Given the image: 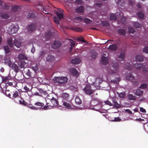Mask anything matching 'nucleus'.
Returning a JSON list of instances; mask_svg holds the SVG:
<instances>
[{
    "label": "nucleus",
    "mask_w": 148,
    "mask_h": 148,
    "mask_svg": "<svg viewBox=\"0 0 148 148\" xmlns=\"http://www.w3.org/2000/svg\"><path fill=\"white\" fill-rule=\"evenodd\" d=\"M126 68L129 70H132L133 69V67L132 65L129 63H127L125 65Z\"/></svg>",
    "instance_id": "nucleus-31"
},
{
    "label": "nucleus",
    "mask_w": 148,
    "mask_h": 148,
    "mask_svg": "<svg viewBox=\"0 0 148 148\" xmlns=\"http://www.w3.org/2000/svg\"><path fill=\"white\" fill-rule=\"evenodd\" d=\"M135 68L138 69H142V70L144 73L148 72V67H146V66L143 64L136 63L134 65Z\"/></svg>",
    "instance_id": "nucleus-4"
},
{
    "label": "nucleus",
    "mask_w": 148,
    "mask_h": 148,
    "mask_svg": "<svg viewBox=\"0 0 148 148\" xmlns=\"http://www.w3.org/2000/svg\"><path fill=\"white\" fill-rule=\"evenodd\" d=\"M70 73L73 75H78V72L76 69L74 68H71L70 69Z\"/></svg>",
    "instance_id": "nucleus-20"
},
{
    "label": "nucleus",
    "mask_w": 148,
    "mask_h": 148,
    "mask_svg": "<svg viewBox=\"0 0 148 148\" xmlns=\"http://www.w3.org/2000/svg\"><path fill=\"white\" fill-rule=\"evenodd\" d=\"M84 8L83 6H80L77 7L75 9L76 12L77 13H83L84 12Z\"/></svg>",
    "instance_id": "nucleus-11"
},
{
    "label": "nucleus",
    "mask_w": 148,
    "mask_h": 148,
    "mask_svg": "<svg viewBox=\"0 0 148 148\" xmlns=\"http://www.w3.org/2000/svg\"><path fill=\"white\" fill-rule=\"evenodd\" d=\"M73 30L75 32H81L82 31V29L78 27H75L73 28Z\"/></svg>",
    "instance_id": "nucleus-49"
},
{
    "label": "nucleus",
    "mask_w": 148,
    "mask_h": 148,
    "mask_svg": "<svg viewBox=\"0 0 148 148\" xmlns=\"http://www.w3.org/2000/svg\"><path fill=\"white\" fill-rule=\"evenodd\" d=\"M31 72L30 71L29 69H28V71L26 73V74L29 76V77H32L31 75Z\"/></svg>",
    "instance_id": "nucleus-60"
},
{
    "label": "nucleus",
    "mask_w": 148,
    "mask_h": 148,
    "mask_svg": "<svg viewBox=\"0 0 148 148\" xmlns=\"http://www.w3.org/2000/svg\"><path fill=\"white\" fill-rule=\"evenodd\" d=\"M108 59L107 57L102 56L101 58V63L103 64H106L108 63Z\"/></svg>",
    "instance_id": "nucleus-17"
},
{
    "label": "nucleus",
    "mask_w": 148,
    "mask_h": 148,
    "mask_svg": "<svg viewBox=\"0 0 148 148\" xmlns=\"http://www.w3.org/2000/svg\"><path fill=\"white\" fill-rule=\"evenodd\" d=\"M128 97L129 100H135L136 99V97L132 94H129L128 95Z\"/></svg>",
    "instance_id": "nucleus-28"
},
{
    "label": "nucleus",
    "mask_w": 148,
    "mask_h": 148,
    "mask_svg": "<svg viewBox=\"0 0 148 148\" xmlns=\"http://www.w3.org/2000/svg\"><path fill=\"white\" fill-rule=\"evenodd\" d=\"M120 79L119 77L115 78V79L111 80V82L117 84L119 82Z\"/></svg>",
    "instance_id": "nucleus-50"
},
{
    "label": "nucleus",
    "mask_w": 148,
    "mask_h": 148,
    "mask_svg": "<svg viewBox=\"0 0 148 148\" xmlns=\"http://www.w3.org/2000/svg\"><path fill=\"white\" fill-rule=\"evenodd\" d=\"M121 21L123 24H125L126 23V18L124 17H122L121 18Z\"/></svg>",
    "instance_id": "nucleus-57"
},
{
    "label": "nucleus",
    "mask_w": 148,
    "mask_h": 148,
    "mask_svg": "<svg viewBox=\"0 0 148 148\" xmlns=\"http://www.w3.org/2000/svg\"><path fill=\"white\" fill-rule=\"evenodd\" d=\"M68 40H69L71 43L70 45L71 46V49H72L73 47L75 46V44L74 42L71 39H68Z\"/></svg>",
    "instance_id": "nucleus-46"
},
{
    "label": "nucleus",
    "mask_w": 148,
    "mask_h": 148,
    "mask_svg": "<svg viewBox=\"0 0 148 148\" xmlns=\"http://www.w3.org/2000/svg\"><path fill=\"white\" fill-rule=\"evenodd\" d=\"M75 2L78 5H81L82 3V0H76Z\"/></svg>",
    "instance_id": "nucleus-59"
},
{
    "label": "nucleus",
    "mask_w": 148,
    "mask_h": 148,
    "mask_svg": "<svg viewBox=\"0 0 148 148\" xmlns=\"http://www.w3.org/2000/svg\"><path fill=\"white\" fill-rule=\"evenodd\" d=\"M81 62V60L79 58H75L72 59L71 60V62L72 64H77Z\"/></svg>",
    "instance_id": "nucleus-13"
},
{
    "label": "nucleus",
    "mask_w": 148,
    "mask_h": 148,
    "mask_svg": "<svg viewBox=\"0 0 148 148\" xmlns=\"http://www.w3.org/2000/svg\"><path fill=\"white\" fill-rule=\"evenodd\" d=\"M112 67L113 69L112 70L110 69L108 71V72L112 75L117 74L119 68V64L118 63H113Z\"/></svg>",
    "instance_id": "nucleus-3"
},
{
    "label": "nucleus",
    "mask_w": 148,
    "mask_h": 148,
    "mask_svg": "<svg viewBox=\"0 0 148 148\" xmlns=\"http://www.w3.org/2000/svg\"><path fill=\"white\" fill-rule=\"evenodd\" d=\"M38 91L41 94H43V95H47L48 94V93L46 91L44 90L41 88H38Z\"/></svg>",
    "instance_id": "nucleus-36"
},
{
    "label": "nucleus",
    "mask_w": 148,
    "mask_h": 148,
    "mask_svg": "<svg viewBox=\"0 0 148 148\" xmlns=\"http://www.w3.org/2000/svg\"><path fill=\"white\" fill-rule=\"evenodd\" d=\"M143 51L146 53H148V47H145L143 49Z\"/></svg>",
    "instance_id": "nucleus-61"
},
{
    "label": "nucleus",
    "mask_w": 148,
    "mask_h": 148,
    "mask_svg": "<svg viewBox=\"0 0 148 148\" xmlns=\"http://www.w3.org/2000/svg\"><path fill=\"white\" fill-rule=\"evenodd\" d=\"M138 17L140 18H143L144 16V14L141 12H139L138 13Z\"/></svg>",
    "instance_id": "nucleus-44"
},
{
    "label": "nucleus",
    "mask_w": 148,
    "mask_h": 148,
    "mask_svg": "<svg viewBox=\"0 0 148 148\" xmlns=\"http://www.w3.org/2000/svg\"><path fill=\"white\" fill-rule=\"evenodd\" d=\"M84 22L86 24H88L92 22V21L87 18H84L83 19Z\"/></svg>",
    "instance_id": "nucleus-40"
},
{
    "label": "nucleus",
    "mask_w": 148,
    "mask_h": 148,
    "mask_svg": "<svg viewBox=\"0 0 148 148\" xmlns=\"http://www.w3.org/2000/svg\"><path fill=\"white\" fill-rule=\"evenodd\" d=\"M19 103L20 104L23 105L24 106L26 105L27 103L23 99H22L21 100H19Z\"/></svg>",
    "instance_id": "nucleus-53"
},
{
    "label": "nucleus",
    "mask_w": 148,
    "mask_h": 148,
    "mask_svg": "<svg viewBox=\"0 0 148 148\" xmlns=\"http://www.w3.org/2000/svg\"><path fill=\"white\" fill-rule=\"evenodd\" d=\"M119 33L123 36H125L126 34V32L125 30L123 29H119L118 30Z\"/></svg>",
    "instance_id": "nucleus-25"
},
{
    "label": "nucleus",
    "mask_w": 148,
    "mask_h": 148,
    "mask_svg": "<svg viewBox=\"0 0 148 148\" xmlns=\"http://www.w3.org/2000/svg\"><path fill=\"white\" fill-rule=\"evenodd\" d=\"M8 45L11 47H12L13 46L12 39L11 38L8 39Z\"/></svg>",
    "instance_id": "nucleus-39"
},
{
    "label": "nucleus",
    "mask_w": 148,
    "mask_h": 148,
    "mask_svg": "<svg viewBox=\"0 0 148 148\" xmlns=\"http://www.w3.org/2000/svg\"><path fill=\"white\" fill-rule=\"evenodd\" d=\"M118 94L119 95V97L121 98H124L126 96L125 93V92H121L120 93H118Z\"/></svg>",
    "instance_id": "nucleus-33"
},
{
    "label": "nucleus",
    "mask_w": 148,
    "mask_h": 148,
    "mask_svg": "<svg viewBox=\"0 0 148 148\" xmlns=\"http://www.w3.org/2000/svg\"><path fill=\"white\" fill-rule=\"evenodd\" d=\"M13 44L16 47L19 48L21 46V43L19 39L16 38L14 41Z\"/></svg>",
    "instance_id": "nucleus-12"
},
{
    "label": "nucleus",
    "mask_w": 148,
    "mask_h": 148,
    "mask_svg": "<svg viewBox=\"0 0 148 148\" xmlns=\"http://www.w3.org/2000/svg\"><path fill=\"white\" fill-rule=\"evenodd\" d=\"M28 18H34L35 17V15L34 13L29 14L28 15Z\"/></svg>",
    "instance_id": "nucleus-52"
},
{
    "label": "nucleus",
    "mask_w": 148,
    "mask_h": 148,
    "mask_svg": "<svg viewBox=\"0 0 148 148\" xmlns=\"http://www.w3.org/2000/svg\"><path fill=\"white\" fill-rule=\"evenodd\" d=\"M36 27V24L33 23L28 25L27 27V30L29 32L31 33L35 29Z\"/></svg>",
    "instance_id": "nucleus-8"
},
{
    "label": "nucleus",
    "mask_w": 148,
    "mask_h": 148,
    "mask_svg": "<svg viewBox=\"0 0 148 148\" xmlns=\"http://www.w3.org/2000/svg\"><path fill=\"white\" fill-rule=\"evenodd\" d=\"M11 95L10 98L14 99L18 96V92L16 90H14L11 92Z\"/></svg>",
    "instance_id": "nucleus-10"
},
{
    "label": "nucleus",
    "mask_w": 148,
    "mask_h": 148,
    "mask_svg": "<svg viewBox=\"0 0 148 148\" xmlns=\"http://www.w3.org/2000/svg\"><path fill=\"white\" fill-rule=\"evenodd\" d=\"M61 45V43L60 42L58 41H55L51 45V47L52 48L55 49L60 47Z\"/></svg>",
    "instance_id": "nucleus-9"
},
{
    "label": "nucleus",
    "mask_w": 148,
    "mask_h": 148,
    "mask_svg": "<svg viewBox=\"0 0 148 148\" xmlns=\"http://www.w3.org/2000/svg\"><path fill=\"white\" fill-rule=\"evenodd\" d=\"M49 95H48L47 98L50 100V102L49 103V106L56 107L59 106L58 102L57 99H55L53 97L49 98Z\"/></svg>",
    "instance_id": "nucleus-6"
},
{
    "label": "nucleus",
    "mask_w": 148,
    "mask_h": 148,
    "mask_svg": "<svg viewBox=\"0 0 148 148\" xmlns=\"http://www.w3.org/2000/svg\"><path fill=\"white\" fill-rule=\"evenodd\" d=\"M147 84L146 83H143L140 86V88L142 89L146 88L147 86Z\"/></svg>",
    "instance_id": "nucleus-55"
},
{
    "label": "nucleus",
    "mask_w": 148,
    "mask_h": 148,
    "mask_svg": "<svg viewBox=\"0 0 148 148\" xmlns=\"http://www.w3.org/2000/svg\"><path fill=\"white\" fill-rule=\"evenodd\" d=\"M63 105L67 108H71V105L69 103H68L64 101H63Z\"/></svg>",
    "instance_id": "nucleus-45"
},
{
    "label": "nucleus",
    "mask_w": 148,
    "mask_h": 148,
    "mask_svg": "<svg viewBox=\"0 0 148 148\" xmlns=\"http://www.w3.org/2000/svg\"><path fill=\"white\" fill-rule=\"evenodd\" d=\"M110 20L112 21L113 20H116L117 19V17L114 14H112L110 15Z\"/></svg>",
    "instance_id": "nucleus-37"
},
{
    "label": "nucleus",
    "mask_w": 148,
    "mask_h": 148,
    "mask_svg": "<svg viewBox=\"0 0 148 148\" xmlns=\"http://www.w3.org/2000/svg\"><path fill=\"white\" fill-rule=\"evenodd\" d=\"M135 59L137 61L142 62L143 61V57L142 56L138 55L136 56Z\"/></svg>",
    "instance_id": "nucleus-22"
},
{
    "label": "nucleus",
    "mask_w": 148,
    "mask_h": 148,
    "mask_svg": "<svg viewBox=\"0 0 148 148\" xmlns=\"http://www.w3.org/2000/svg\"><path fill=\"white\" fill-rule=\"evenodd\" d=\"M4 60L5 64L8 65L9 67H11L12 62L11 61L10 58V57L6 58Z\"/></svg>",
    "instance_id": "nucleus-19"
},
{
    "label": "nucleus",
    "mask_w": 148,
    "mask_h": 148,
    "mask_svg": "<svg viewBox=\"0 0 148 148\" xmlns=\"http://www.w3.org/2000/svg\"><path fill=\"white\" fill-rule=\"evenodd\" d=\"M11 68L16 73L18 72L19 70L18 66L15 63H13L12 64Z\"/></svg>",
    "instance_id": "nucleus-14"
},
{
    "label": "nucleus",
    "mask_w": 148,
    "mask_h": 148,
    "mask_svg": "<svg viewBox=\"0 0 148 148\" xmlns=\"http://www.w3.org/2000/svg\"><path fill=\"white\" fill-rule=\"evenodd\" d=\"M18 29V26L16 24L10 26L8 29V32L9 34L16 33Z\"/></svg>",
    "instance_id": "nucleus-2"
},
{
    "label": "nucleus",
    "mask_w": 148,
    "mask_h": 148,
    "mask_svg": "<svg viewBox=\"0 0 148 148\" xmlns=\"http://www.w3.org/2000/svg\"><path fill=\"white\" fill-rule=\"evenodd\" d=\"M83 20V18L82 16H76L73 19V21L76 23H79L80 21H82Z\"/></svg>",
    "instance_id": "nucleus-15"
},
{
    "label": "nucleus",
    "mask_w": 148,
    "mask_h": 148,
    "mask_svg": "<svg viewBox=\"0 0 148 148\" xmlns=\"http://www.w3.org/2000/svg\"><path fill=\"white\" fill-rule=\"evenodd\" d=\"M125 52L124 51L121 52L120 55L119 56L118 58L121 59L122 60H124L125 57Z\"/></svg>",
    "instance_id": "nucleus-24"
},
{
    "label": "nucleus",
    "mask_w": 148,
    "mask_h": 148,
    "mask_svg": "<svg viewBox=\"0 0 148 148\" xmlns=\"http://www.w3.org/2000/svg\"><path fill=\"white\" fill-rule=\"evenodd\" d=\"M6 86V85L5 84V86L3 88H2L1 85L0 86V87L1 89V91L3 93H5V92H9L10 91L9 90L7 89Z\"/></svg>",
    "instance_id": "nucleus-34"
},
{
    "label": "nucleus",
    "mask_w": 148,
    "mask_h": 148,
    "mask_svg": "<svg viewBox=\"0 0 148 148\" xmlns=\"http://www.w3.org/2000/svg\"><path fill=\"white\" fill-rule=\"evenodd\" d=\"M56 14L57 16L60 20L63 17V14L62 12H56Z\"/></svg>",
    "instance_id": "nucleus-35"
},
{
    "label": "nucleus",
    "mask_w": 148,
    "mask_h": 148,
    "mask_svg": "<svg viewBox=\"0 0 148 148\" xmlns=\"http://www.w3.org/2000/svg\"><path fill=\"white\" fill-rule=\"evenodd\" d=\"M143 93V92L142 90L138 89H137L135 92V94L138 96H140L142 95Z\"/></svg>",
    "instance_id": "nucleus-29"
},
{
    "label": "nucleus",
    "mask_w": 148,
    "mask_h": 148,
    "mask_svg": "<svg viewBox=\"0 0 148 148\" xmlns=\"http://www.w3.org/2000/svg\"><path fill=\"white\" fill-rule=\"evenodd\" d=\"M60 20L59 19V18L56 16H54L53 18V20L54 22L56 23L57 24H59V20Z\"/></svg>",
    "instance_id": "nucleus-51"
},
{
    "label": "nucleus",
    "mask_w": 148,
    "mask_h": 148,
    "mask_svg": "<svg viewBox=\"0 0 148 148\" xmlns=\"http://www.w3.org/2000/svg\"><path fill=\"white\" fill-rule=\"evenodd\" d=\"M117 48V46L115 45H110L108 47V49L112 50H115Z\"/></svg>",
    "instance_id": "nucleus-27"
},
{
    "label": "nucleus",
    "mask_w": 148,
    "mask_h": 148,
    "mask_svg": "<svg viewBox=\"0 0 148 148\" xmlns=\"http://www.w3.org/2000/svg\"><path fill=\"white\" fill-rule=\"evenodd\" d=\"M101 24L103 26H108L110 25L109 23L107 21H102Z\"/></svg>",
    "instance_id": "nucleus-41"
},
{
    "label": "nucleus",
    "mask_w": 148,
    "mask_h": 148,
    "mask_svg": "<svg viewBox=\"0 0 148 148\" xmlns=\"http://www.w3.org/2000/svg\"><path fill=\"white\" fill-rule=\"evenodd\" d=\"M54 57L51 55H49L46 57V61L48 62H52L54 61Z\"/></svg>",
    "instance_id": "nucleus-18"
},
{
    "label": "nucleus",
    "mask_w": 148,
    "mask_h": 148,
    "mask_svg": "<svg viewBox=\"0 0 148 148\" xmlns=\"http://www.w3.org/2000/svg\"><path fill=\"white\" fill-rule=\"evenodd\" d=\"M4 49L6 53H9L10 51L9 48L8 46L7 45L4 46Z\"/></svg>",
    "instance_id": "nucleus-43"
},
{
    "label": "nucleus",
    "mask_w": 148,
    "mask_h": 148,
    "mask_svg": "<svg viewBox=\"0 0 148 148\" xmlns=\"http://www.w3.org/2000/svg\"><path fill=\"white\" fill-rule=\"evenodd\" d=\"M55 83H57L60 84L66 83L68 79L66 77H55L53 79Z\"/></svg>",
    "instance_id": "nucleus-1"
},
{
    "label": "nucleus",
    "mask_w": 148,
    "mask_h": 148,
    "mask_svg": "<svg viewBox=\"0 0 148 148\" xmlns=\"http://www.w3.org/2000/svg\"><path fill=\"white\" fill-rule=\"evenodd\" d=\"M135 30L134 29L131 27H129L128 28V32L130 33H134Z\"/></svg>",
    "instance_id": "nucleus-48"
},
{
    "label": "nucleus",
    "mask_w": 148,
    "mask_h": 148,
    "mask_svg": "<svg viewBox=\"0 0 148 148\" xmlns=\"http://www.w3.org/2000/svg\"><path fill=\"white\" fill-rule=\"evenodd\" d=\"M19 60H24L27 59V57L23 54H20L17 57Z\"/></svg>",
    "instance_id": "nucleus-26"
},
{
    "label": "nucleus",
    "mask_w": 148,
    "mask_h": 148,
    "mask_svg": "<svg viewBox=\"0 0 148 148\" xmlns=\"http://www.w3.org/2000/svg\"><path fill=\"white\" fill-rule=\"evenodd\" d=\"M11 77L9 76H7L3 77L2 79V81L3 82H6L8 80L10 79Z\"/></svg>",
    "instance_id": "nucleus-42"
},
{
    "label": "nucleus",
    "mask_w": 148,
    "mask_h": 148,
    "mask_svg": "<svg viewBox=\"0 0 148 148\" xmlns=\"http://www.w3.org/2000/svg\"><path fill=\"white\" fill-rule=\"evenodd\" d=\"M1 16L2 18L5 19H7L9 18V16L6 13H2Z\"/></svg>",
    "instance_id": "nucleus-38"
},
{
    "label": "nucleus",
    "mask_w": 148,
    "mask_h": 148,
    "mask_svg": "<svg viewBox=\"0 0 148 148\" xmlns=\"http://www.w3.org/2000/svg\"><path fill=\"white\" fill-rule=\"evenodd\" d=\"M106 104L110 106H112V103L108 100L107 101L105 102Z\"/></svg>",
    "instance_id": "nucleus-64"
},
{
    "label": "nucleus",
    "mask_w": 148,
    "mask_h": 148,
    "mask_svg": "<svg viewBox=\"0 0 148 148\" xmlns=\"http://www.w3.org/2000/svg\"><path fill=\"white\" fill-rule=\"evenodd\" d=\"M134 27L136 28H140L141 27V25L138 22H134Z\"/></svg>",
    "instance_id": "nucleus-47"
},
{
    "label": "nucleus",
    "mask_w": 148,
    "mask_h": 148,
    "mask_svg": "<svg viewBox=\"0 0 148 148\" xmlns=\"http://www.w3.org/2000/svg\"><path fill=\"white\" fill-rule=\"evenodd\" d=\"M129 4L130 5H134L135 4V1L134 0H129Z\"/></svg>",
    "instance_id": "nucleus-56"
},
{
    "label": "nucleus",
    "mask_w": 148,
    "mask_h": 148,
    "mask_svg": "<svg viewBox=\"0 0 148 148\" xmlns=\"http://www.w3.org/2000/svg\"><path fill=\"white\" fill-rule=\"evenodd\" d=\"M75 102L78 105L82 103V101L79 96H77L75 99Z\"/></svg>",
    "instance_id": "nucleus-30"
},
{
    "label": "nucleus",
    "mask_w": 148,
    "mask_h": 148,
    "mask_svg": "<svg viewBox=\"0 0 148 148\" xmlns=\"http://www.w3.org/2000/svg\"><path fill=\"white\" fill-rule=\"evenodd\" d=\"M20 9V7L19 6L14 5L12 7L11 9L13 12H16L18 11Z\"/></svg>",
    "instance_id": "nucleus-23"
},
{
    "label": "nucleus",
    "mask_w": 148,
    "mask_h": 148,
    "mask_svg": "<svg viewBox=\"0 0 148 148\" xmlns=\"http://www.w3.org/2000/svg\"><path fill=\"white\" fill-rule=\"evenodd\" d=\"M114 105L115 108H119L121 107L120 104H119L118 102L115 101H113Z\"/></svg>",
    "instance_id": "nucleus-32"
},
{
    "label": "nucleus",
    "mask_w": 148,
    "mask_h": 148,
    "mask_svg": "<svg viewBox=\"0 0 148 148\" xmlns=\"http://www.w3.org/2000/svg\"><path fill=\"white\" fill-rule=\"evenodd\" d=\"M101 108V106L100 104H98L94 105L93 107L92 108L93 110L97 111H99Z\"/></svg>",
    "instance_id": "nucleus-21"
},
{
    "label": "nucleus",
    "mask_w": 148,
    "mask_h": 148,
    "mask_svg": "<svg viewBox=\"0 0 148 148\" xmlns=\"http://www.w3.org/2000/svg\"><path fill=\"white\" fill-rule=\"evenodd\" d=\"M78 39L82 42H86V41L84 40L83 37L82 36H80L78 38Z\"/></svg>",
    "instance_id": "nucleus-62"
},
{
    "label": "nucleus",
    "mask_w": 148,
    "mask_h": 148,
    "mask_svg": "<svg viewBox=\"0 0 148 148\" xmlns=\"http://www.w3.org/2000/svg\"><path fill=\"white\" fill-rule=\"evenodd\" d=\"M34 105L39 107H42L44 105V104L43 103L40 102L36 103L34 104Z\"/></svg>",
    "instance_id": "nucleus-54"
},
{
    "label": "nucleus",
    "mask_w": 148,
    "mask_h": 148,
    "mask_svg": "<svg viewBox=\"0 0 148 148\" xmlns=\"http://www.w3.org/2000/svg\"><path fill=\"white\" fill-rule=\"evenodd\" d=\"M83 90L85 93L88 95H90L94 92V90L92 89L91 86L88 85H86L84 88Z\"/></svg>",
    "instance_id": "nucleus-7"
},
{
    "label": "nucleus",
    "mask_w": 148,
    "mask_h": 148,
    "mask_svg": "<svg viewBox=\"0 0 148 148\" xmlns=\"http://www.w3.org/2000/svg\"><path fill=\"white\" fill-rule=\"evenodd\" d=\"M49 103H47L46 104V106H45L43 108V109H44V110H46L48 109V108H49Z\"/></svg>",
    "instance_id": "nucleus-63"
},
{
    "label": "nucleus",
    "mask_w": 148,
    "mask_h": 148,
    "mask_svg": "<svg viewBox=\"0 0 148 148\" xmlns=\"http://www.w3.org/2000/svg\"><path fill=\"white\" fill-rule=\"evenodd\" d=\"M97 53L96 52H94L92 53L91 56V57L92 58L94 59L96 58L97 56Z\"/></svg>",
    "instance_id": "nucleus-58"
},
{
    "label": "nucleus",
    "mask_w": 148,
    "mask_h": 148,
    "mask_svg": "<svg viewBox=\"0 0 148 148\" xmlns=\"http://www.w3.org/2000/svg\"><path fill=\"white\" fill-rule=\"evenodd\" d=\"M126 78L127 80H130L133 82L134 85L137 86L138 85V82L134 81L135 80V77L132 75V73H127L126 74Z\"/></svg>",
    "instance_id": "nucleus-5"
},
{
    "label": "nucleus",
    "mask_w": 148,
    "mask_h": 148,
    "mask_svg": "<svg viewBox=\"0 0 148 148\" xmlns=\"http://www.w3.org/2000/svg\"><path fill=\"white\" fill-rule=\"evenodd\" d=\"M61 97L63 98L62 101L68 100L69 98V95L66 93H63L61 95Z\"/></svg>",
    "instance_id": "nucleus-16"
}]
</instances>
